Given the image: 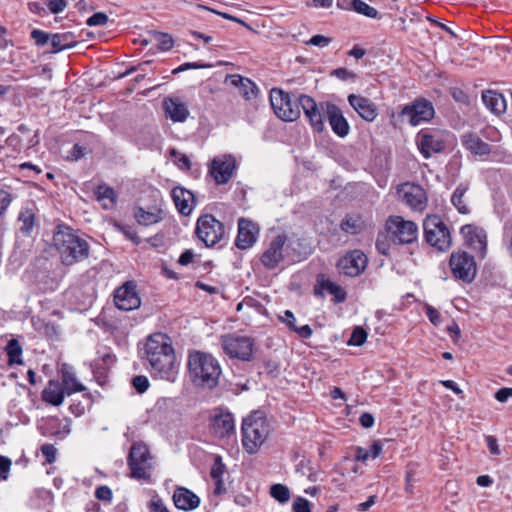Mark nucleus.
<instances>
[{
  "label": "nucleus",
  "mask_w": 512,
  "mask_h": 512,
  "mask_svg": "<svg viewBox=\"0 0 512 512\" xmlns=\"http://www.w3.org/2000/svg\"><path fill=\"white\" fill-rule=\"evenodd\" d=\"M241 433L244 450L254 454L266 441L270 426L262 412L254 411L243 419Z\"/></svg>",
  "instance_id": "nucleus-4"
},
{
  "label": "nucleus",
  "mask_w": 512,
  "mask_h": 512,
  "mask_svg": "<svg viewBox=\"0 0 512 512\" xmlns=\"http://www.w3.org/2000/svg\"><path fill=\"white\" fill-rule=\"evenodd\" d=\"M65 390L57 381H49L47 387L42 392V399L54 406H59L65 398Z\"/></svg>",
  "instance_id": "nucleus-31"
},
{
  "label": "nucleus",
  "mask_w": 512,
  "mask_h": 512,
  "mask_svg": "<svg viewBox=\"0 0 512 512\" xmlns=\"http://www.w3.org/2000/svg\"><path fill=\"white\" fill-rule=\"evenodd\" d=\"M5 350H6V353L8 356V363L10 365L22 363V359H21L22 348L16 339H11L8 342Z\"/></svg>",
  "instance_id": "nucleus-40"
},
{
  "label": "nucleus",
  "mask_w": 512,
  "mask_h": 512,
  "mask_svg": "<svg viewBox=\"0 0 512 512\" xmlns=\"http://www.w3.org/2000/svg\"><path fill=\"white\" fill-rule=\"evenodd\" d=\"M469 185L467 183H460L454 190L451 196V203L460 214H469L470 207L468 204L467 192Z\"/></svg>",
  "instance_id": "nucleus-34"
},
{
  "label": "nucleus",
  "mask_w": 512,
  "mask_h": 512,
  "mask_svg": "<svg viewBox=\"0 0 512 512\" xmlns=\"http://www.w3.org/2000/svg\"><path fill=\"white\" fill-rule=\"evenodd\" d=\"M171 196L176 208L182 215L188 216L191 214L194 203V195L192 192L182 187H175L171 192Z\"/></svg>",
  "instance_id": "nucleus-27"
},
{
  "label": "nucleus",
  "mask_w": 512,
  "mask_h": 512,
  "mask_svg": "<svg viewBox=\"0 0 512 512\" xmlns=\"http://www.w3.org/2000/svg\"><path fill=\"white\" fill-rule=\"evenodd\" d=\"M230 82L233 86L239 88V93L247 100H251L257 97L259 92L258 87L254 82L248 78H244L240 75H232Z\"/></svg>",
  "instance_id": "nucleus-32"
},
{
  "label": "nucleus",
  "mask_w": 512,
  "mask_h": 512,
  "mask_svg": "<svg viewBox=\"0 0 512 512\" xmlns=\"http://www.w3.org/2000/svg\"><path fill=\"white\" fill-rule=\"evenodd\" d=\"M449 266L455 279L468 284L474 281L477 274L476 261L466 251L453 252L450 255Z\"/></svg>",
  "instance_id": "nucleus-10"
},
{
  "label": "nucleus",
  "mask_w": 512,
  "mask_h": 512,
  "mask_svg": "<svg viewBox=\"0 0 512 512\" xmlns=\"http://www.w3.org/2000/svg\"><path fill=\"white\" fill-rule=\"evenodd\" d=\"M10 467L11 460L5 456H0V479L6 480L8 478Z\"/></svg>",
  "instance_id": "nucleus-59"
},
{
  "label": "nucleus",
  "mask_w": 512,
  "mask_h": 512,
  "mask_svg": "<svg viewBox=\"0 0 512 512\" xmlns=\"http://www.w3.org/2000/svg\"><path fill=\"white\" fill-rule=\"evenodd\" d=\"M326 118L337 136L344 138L349 134L350 125L336 104L326 105Z\"/></svg>",
  "instance_id": "nucleus-23"
},
{
  "label": "nucleus",
  "mask_w": 512,
  "mask_h": 512,
  "mask_svg": "<svg viewBox=\"0 0 512 512\" xmlns=\"http://www.w3.org/2000/svg\"><path fill=\"white\" fill-rule=\"evenodd\" d=\"M451 95L455 101L468 105L470 103L469 96L460 88H452Z\"/></svg>",
  "instance_id": "nucleus-57"
},
{
  "label": "nucleus",
  "mask_w": 512,
  "mask_h": 512,
  "mask_svg": "<svg viewBox=\"0 0 512 512\" xmlns=\"http://www.w3.org/2000/svg\"><path fill=\"white\" fill-rule=\"evenodd\" d=\"M270 495L280 503H286L290 499L289 489L282 484H274L270 488Z\"/></svg>",
  "instance_id": "nucleus-42"
},
{
  "label": "nucleus",
  "mask_w": 512,
  "mask_h": 512,
  "mask_svg": "<svg viewBox=\"0 0 512 512\" xmlns=\"http://www.w3.org/2000/svg\"><path fill=\"white\" fill-rule=\"evenodd\" d=\"M270 103L277 115L283 121H295L300 116L299 98L292 101L291 95L281 89L273 88L270 91Z\"/></svg>",
  "instance_id": "nucleus-9"
},
{
  "label": "nucleus",
  "mask_w": 512,
  "mask_h": 512,
  "mask_svg": "<svg viewBox=\"0 0 512 512\" xmlns=\"http://www.w3.org/2000/svg\"><path fill=\"white\" fill-rule=\"evenodd\" d=\"M210 64L200 63V62H186L180 65L179 67L175 68L172 73L178 74L180 72L189 70V69H203V68H210Z\"/></svg>",
  "instance_id": "nucleus-47"
},
{
  "label": "nucleus",
  "mask_w": 512,
  "mask_h": 512,
  "mask_svg": "<svg viewBox=\"0 0 512 512\" xmlns=\"http://www.w3.org/2000/svg\"><path fill=\"white\" fill-rule=\"evenodd\" d=\"M482 101L485 106L494 114H501L506 111V101L502 94L487 90L482 93Z\"/></svg>",
  "instance_id": "nucleus-33"
},
{
  "label": "nucleus",
  "mask_w": 512,
  "mask_h": 512,
  "mask_svg": "<svg viewBox=\"0 0 512 512\" xmlns=\"http://www.w3.org/2000/svg\"><path fill=\"white\" fill-rule=\"evenodd\" d=\"M348 102L362 119L368 122H372L376 119L378 109L370 99L361 95L350 94L348 96Z\"/></svg>",
  "instance_id": "nucleus-24"
},
{
  "label": "nucleus",
  "mask_w": 512,
  "mask_h": 512,
  "mask_svg": "<svg viewBox=\"0 0 512 512\" xmlns=\"http://www.w3.org/2000/svg\"><path fill=\"white\" fill-rule=\"evenodd\" d=\"M299 104L312 129L316 132H323L325 129L326 105H331L332 102L323 101L317 103L312 97L301 95L299 97Z\"/></svg>",
  "instance_id": "nucleus-12"
},
{
  "label": "nucleus",
  "mask_w": 512,
  "mask_h": 512,
  "mask_svg": "<svg viewBox=\"0 0 512 512\" xmlns=\"http://www.w3.org/2000/svg\"><path fill=\"white\" fill-rule=\"evenodd\" d=\"M287 237L284 234L275 236L261 255V263L265 268L275 269L284 260V245Z\"/></svg>",
  "instance_id": "nucleus-17"
},
{
  "label": "nucleus",
  "mask_w": 512,
  "mask_h": 512,
  "mask_svg": "<svg viewBox=\"0 0 512 512\" xmlns=\"http://www.w3.org/2000/svg\"><path fill=\"white\" fill-rule=\"evenodd\" d=\"M31 38L37 46H44L48 43L51 44V35L39 29L32 30Z\"/></svg>",
  "instance_id": "nucleus-46"
},
{
  "label": "nucleus",
  "mask_w": 512,
  "mask_h": 512,
  "mask_svg": "<svg viewBox=\"0 0 512 512\" xmlns=\"http://www.w3.org/2000/svg\"><path fill=\"white\" fill-rule=\"evenodd\" d=\"M78 41L72 32L55 33L51 35V53H58L75 47Z\"/></svg>",
  "instance_id": "nucleus-29"
},
{
  "label": "nucleus",
  "mask_w": 512,
  "mask_h": 512,
  "mask_svg": "<svg viewBox=\"0 0 512 512\" xmlns=\"http://www.w3.org/2000/svg\"><path fill=\"white\" fill-rule=\"evenodd\" d=\"M426 316L428 317L430 322L435 326H437L441 323L440 313L432 306L426 307Z\"/></svg>",
  "instance_id": "nucleus-61"
},
{
  "label": "nucleus",
  "mask_w": 512,
  "mask_h": 512,
  "mask_svg": "<svg viewBox=\"0 0 512 512\" xmlns=\"http://www.w3.org/2000/svg\"><path fill=\"white\" fill-rule=\"evenodd\" d=\"M53 242L62 263L66 266L83 261L89 256L88 242L69 227L60 228L55 232Z\"/></svg>",
  "instance_id": "nucleus-3"
},
{
  "label": "nucleus",
  "mask_w": 512,
  "mask_h": 512,
  "mask_svg": "<svg viewBox=\"0 0 512 512\" xmlns=\"http://www.w3.org/2000/svg\"><path fill=\"white\" fill-rule=\"evenodd\" d=\"M259 233L258 226L251 220L240 218L238 221V235L235 245L239 249L250 248L257 240Z\"/></svg>",
  "instance_id": "nucleus-22"
},
{
  "label": "nucleus",
  "mask_w": 512,
  "mask_h": 512,
  "mask_svg": "<svg viewBox=\"0 0 512 512\" xmlns=\"http://www.w3.org/2000/svg\"><path fill=\"white\" fill-rule=\"evenodd\" d=\"M465 242L473 250L479 252V256L484 258L487 253V234L481 227L467 224L461 228Z\"/></svg>",
  "instance_id": "nucleus-20"
},
{
  "label": "nucleus",
  "mask_w": 512,
  "mask_h": 512,
  "mask_svg": "<svg viewBox=\"0 0 512 512\" xmlns=\"http://www.w3.org/2000/svg\"><path fill=\"white\" fill-rule=\"evenodd\" d=\"M434 107L427 100H417L411 105H406L401 111V116L406 118L412 126H417L421 122L429 121L434 116Z\"/></svg>",
  "instance_id": "nucleus-16"
},
{
  "label": "nucleus",
  "mask_w": 512,
  "mask_h": 512,
  "mask_svg": "<svg viewBox=\"0 0 512 512\" xmlns=\"http://www.w3.org/2000/svg\"><path fill=\"white\" fill-rule=\"evenodd\" d=\"M402 201L416 211H423L427 206V196L424 189L415 184L405 183L398 190Z\"/></svg>",
  "instance_id": "nucleus-19"
},
{
  "label": "nucleus",
  "mask_w": 512,
  "mask_h": 512,
  "mask_svg": "<svg viewBox=\"0 0 512 512\" xmlns=\"http://www.w3.org/2000/svg\"><path fill=\"white\" fill-rule=\"evenodd\" d=\"M108 22V16L105 13L97 12L89 17L86 21L88 26L105 25Z\"/></svg>",
  "instance_id": "nucleus-50"
},
{
  "label": "nucleus",
  "mask_w": 512,
  "mask_h": 512,
  "mask_svg": "<svg viewBox=\"0 0 512 512\" xmlns=\"http://www.w3.org/2000/svg\"><path fill=\"white\" fill-rule=\"evenodd\" d=\"M166 116L173 122H184L189 116V111L179 98H166L163 102Z\"/></svg>",
  "instance_id": "nucleus-26"
},
{
  "label": "nucleus",
  "mask_w": 512,
  "mask_h": 512,
  "mask_svg": "<svg viewBox=\"0 0 512 512\" xmlns=\"http://www.w3.org/2000/svg\"><path fill=\"white\" fill-rule=\"evenodd\" d=\"M416 143L424 158H429L432 154L441 152L445 147L441 137L437 133L428 130H422L417 134Z\"/></svg>",
  "instance_id": "nucleus-21"
},
{
  "label": "nucleus",
  "mask_w": 512,
  "mask_h": 512,
  "mask_svg": "<svg viewBox=\"0 0 512 512\" xmlns=\"http://www.w3.org/2000/svg\"><path fill=\"white\" fill-rule=\"evenodd\" d=\"M41 452L49 464L56 461L57 449L52 444H43L41 446Z\"/></svg>",
  "instance_id": "nucleus-48"
},
{
  "label": "nucleus",
  "mask_w": 512,
  "mask_h": 512,
  "mask_svg": "<svg viewBox=\"0 0 512 512\" xmlns=\"http://www.w3.org/2000/svg\"><path fill=\"white\" fill-rule=\"evenodd\" d=\"M145 356L154 377L175 382L179 373L171 338L163 333H155L148 337L145 344Z\"/></svg>",
  "instance_id": "nucleus-1"
},
{
  "label": "nucleus",
  "mask_w": 512,
  "mask_h": 512,
  "mask_svg": "<svg viewBox=\"0 0 512 512\" xmlns=\"http://www.w3.org/2000/svg\"><path fill=\"white\" fill-rule=\"evenodd\" d=\"M48 9L53 14L61 13L67 7L66 0H49L47 3Z\"/></svg>",
  "instance_id": "nucleus-51"
},
{
  "label": "nucleus",
  "mask_w": 512,
  "mask_h": 512,
  "mask_svg": "<svg viewBox=\"0 0 512 512\" xmlns=\"http://www.w3.org/2000/svg\"><path fill=\"white\" fill-rule=\"evenodd\" d=\"M136 288L135 282L127 281L115 290L114 303L118 309L131 311L140 307L141 299Z\"/></svg>",
  "instance_id": "nucleus-14"
},
{
  "label": "nucleus",
  "mask_w": 512,
  "mask_h": 512,
  "mask_svg": "<svg viewBox=\"0 0 512 512\" xmlns=\"http://www.w3.org/2000/svg\"><path fill=\"white\" fill-rule=\"evenodd\" d=\"M209 426L211 434L218 439L230 438L235 434L234 416L229 411L215 410Z\"/></svg>",
  "instance_id": "nucleus-15"
},
{
  "label": "nucleus",
  "mask_w": 512,
  "mask_h": 512,
  "mask_svg": "<svg viewBox=\"0 0 512 512\" xmlns=\"http://www.w3.org/2000/svg\"><path fill=\"white\" fill-rule=\"evenodd\" d=\"M132 385L138 393H144L149 387V381L146 376H135L132 379Z\"/></svg>",
  "instance_id": "nucleus-49"
},
{
  "label": "nucleus",
  "mask_w": 512,
  "mask_h": 512,
  "mask_svg": "<svg viewBox=\"0 0 512 512\" xmlns=\"http://www.w3.org/2000/svg\"><path fill=\"white\" fill-rule=\"evenodd\" d=\"M95 497L98 500L110 502L112 500V491L106 485L99 486L95 491Z\"/></svg>",
  "instance_id": "nucleus-52"
},
{
  "label": "nucleus",
  "mask_w": 512,
  "mask_h": 512,
  "mask_svg": "<svg viewBox=\"0 0 512 512\" xmlns=\"http://www.w3.org/2000/svg\"><path fill=\"white\" fill-rule=\"evenodd\" d=\"M94 194L99 202L102 203L104 209H112L116 204L117 195L115 190L105 184L98 185Z\"/></svg>",
  "instance_id": "nucleus-35"
},
{
  "label": "nucleus",
  "mask_w": 512,
  "mask_h": 512,
  "mask_svg": "<svg viewBox=\"0 0 512 512\" xmlns=\"http://www.w3.org/2000/svg\"><path fill=\"white\" fill-rule=\"evenodd\" d=\"M224 470H225V466L224 464L221 462V458L220 457H217L214 465L212 466L211 468V472H210V475L211 477L216 480V479H222V476L224 474Z\"/></svg>",
  "instance_id": "nucleus-53"
},
{
  "label": "nucleus",
  "mask_w": 512,
  "mask_h": 512,
  "mask_svg": "<svg viewBox=\"0 0 512 512\" xmlns=\"http://www.w3.org/2000/svg\"><path fill=\"white\" fill-rule=\"evenodd\" d=\"M172 156L177 157V164L182 169H190L191 163L189 158L185 154L178 153L176 150L171 151Z\"/></svg>",
  "instance_id": "nucleus-62"
},
{
  "label": "nucleus",
  "mask_w": 512,
  "mask_h": 512,
  "mask_svg": "<svg viewBox=\"0 0 512 512\" xmlns=\"http://www.w3.org/2000/svg\"><path fill=\"white\" fill-rule=\"evenodd\" d=\"M391 244H393L392 237L388 231L381 232L377 235L376 249L382 255H388Z\"/></svg>",
  "instance_id": "nucleus-41"
},
{
  "label": "nucleus",
  "mask_w": 512,
  "mask_h": 512,
  "mask_svg": "<svg viewBox=\"0 0 512 512\" xmlns=\"http://www.w3.org/2000/svg\"><path fill=\"white\" fill-rule=\"evenodd\" d=\"M237 169L236 159L231 154L214 157L209 165V174L217 185L228 183Z\"/></svg>",
  "instance_id": "nucleus-13"
},
{
  "label": "nucleus",
  "mask_w": 512,
  "mask_h": 512,
  "mask_svg": "<svg viewBox=\"0 0 512 512\" xmlns=\"http://www.w3.org/2000/svg\"><path fill=\"white\" fill-rule=\"evenodd\" d=\"M349 8L368 18L376 19L379 16V12L374 7L362 0H350Z\"/></svg>",
  "instance_id": "nucleus-39"
},
{
  "label": "nucleus",
  "mask_w": 512,
  "mask_h": 512,
  "mask_svg": "<svg viewBox=\"0 0 512 512\" xmlns=\"http://www.w3.org/2000/svg\"><path fill=\"white\" fill-rule=\"evenodd\" d=\"M134 217L137 223L143 226H150L156 224L163 219L162 210L153 209L151 211H145L141 207H138L135 210Z\"/></svg>",
  "instance_id": "nucleus-36"
},
{
  "label": "nucleus",
  "mask_w": 512,
  "mask_h": 512,
  "mask_svg": "<svg viewBox=\"0 0 512 512\" xmlns=\"http://www.w3.org/2000/svg\"><path fill=\"white\" fill-rule=\"evenodd\" d=\"M18 220L22 223L20 230L25 234H29L34 226V213L31 210L22 211L18 216Z\"/></svg>",
  "instance_id": "nucleus-44"
},
{
  "label": "nucleus",
  "mask_w": 512,
  "mask_h": 512,
  "mask_svg": "<svg viewBox=\"0 0 512 512\" xmlns=\"http://www.w3.org/2000/svg\"><path fill=\"white\" fill-rule=\"evenodd\" d=\"M195 234L207 247H213L225 238V229L213 215L205 214L198 218Z\"/></svg>",
  "instance_id": "nucleus-7"
},
{
  "label": "nucleus",
  "mask_w": 512,
  "mask_h": 512,
  "mask_svg": "<svg viewBox=\"0 0 512 512\" xmlns=\"http://www.w3.org/2000/svg\"><path fill=\"white\" fill-rule=\"evenodd\" d=\"M423 229L427 243L439 251H445L451 246L450 231L439 216H427L423 223Z\"/></svg>",
  "instance_id": "nucleus-6"
},
{
  "label": "nucleus",
  "mask_w": 512,
  "mask_h": 512,
  "mask_svg": "<svg viewBox=\"0 0 512 512\" xmlns=\"http://www.w3.org/2000/svg\"><path fill=\"white\" fill-rule=\"evenodd\" d=\"M367 339V332L362 327H356L348 341L349 345L361 346Z\"/></svg>",
  "instance_id": "nucleus-45"
},
{
  "label": "nucleus",
  "mask_w": 512,
  "mask_h": 512,
  "mask_svg": "<svg viewBox=\"0 0 512 512\" xmlns=\"http://www.w3.org/2000/svg\"><path fill=\"white\" fill-rule=\"evenodd\" d=\"M222 348L231 358L250 361L254 350V340L248 336L228 334L222 337Z\"/></svg>",
  "instance_id": "nucleus-11"
},
{
  "label": "nucleus",
  "mask_w": 512,
  "mask_h": 512,
  "mask_svg": "<svg viewBox=\"0 0 512 512\" xmlns=\"http://www.w3.org/2000/svg\"><path fill=\"white\" fill-rule=\"evenodd\" d=\"M331 74L341 80H348L355 77V74L346 68H337L333 70Z\"/></svg>",
  "instance_id": "nucleus-64"
},
{
  "label": "nucleus",
  "mask_w": 512,
  "mask_h": 512,
  "mask_svg": "<svg viewBox=\"0 0 512 512\" xmlns=\"http://www.w3.org/2000/svg\"><path fill=\"white\" fill-rule=\"evenodd\" d=\"M331 39L323 35H314L307 42L308 45L326 47L330 44Z\"/></svg>",
  "instance_id": "nucleus-58"
},
{
  "label": "nucleus",
  "mask_w": 512,
  "mask_h": 512,
  "mask_svg": "<svg viewBox=\"0 0 512 512\" xmlns=\"http://www.w3.org/2000/svg\"><path fill=\"white\" fill-rule=\"evenodd\" d=\"M188 374L195 386L212 389L218 384L221 367L211 354L194 351L188 356Z\"/></svg>",
  "instance_id": "nucleus-2"
},
{
  "label": "nucleus",
  "mask_w": 512,
  "mask_h": 512,
  "mask_svg": "<svg viewBox=\"0 0 512 512\" xmlns=\"http://www.w3.org/2000/svg\"><path fill=\"white\" fill-rule=\"evenodd\" d=\"M12 202V196L7 191L0 189V216H2Z\"/></svg>",
  "instance_id": "nucleus-54"
},
{
  "label": "nucleus",
  "mask_w": 512,
  "mask_h": 512,
  "mask_svg": "<svg viewBox=\"0 0 512 512\" xmlns=\"http://www.w3.org/2000/svg\"><path fill=\"white\" fill-rule=\"evenodd\" d=\"M495 399L501 403H505L510 397H512V388L503 387L497 390L495 393Z\"/></svg>",
  "instance_id": "nucleus-60"
},
{
  "label": "nucleus",
  "mask_w": 512,
  "mask_h": 512,
  "mask_svg": "<svg viewBox=\"0 0 512 512\" xmlns=\"http://www.w3.org/2000/svg\"><path fill=\"white\" fill-rule=\"evenodd\" d=\"M116 227L134 244L138 245L140 243L139 236L130 227L120 225V224H117Z\"/></svg>",
  "instance_id": "nucleus-55"
},
{
  "label": "nucleus",
  "mask_w": 512,
  "mask_h": 512,
  "mask_svg": "<svg viewBox=\"0 0 512 512\" xmlns=\"http://www.w3.org/2000/svg\"><path fill=\"white\" fill-rule=\"evenodd\" d=\"M367 261V257L362 251L353 250L338 261L337 267L340 273L355 277L365 270Z\"/></svg>",
  "instance_id": "nucleus-18"
},
{
  "label": "nucleus",
  "mask_w": 512,
  "mask_h": 512,
  "mask_svg": "<svg viewBox=\"0 0 512 512\" xmlns=\"http://www.w3.org/2000/svg\"><path fill=\"white\" fill-rule=\"evenodd\" d=\"M293 511L294 512H311L310 504L308 500L302 497H298L295 499L293 503Z\"/></svg>",
  "instance_id": "nucleus-56"
},
{
  "label": "nucleus",
  "mask_w": 512,
  "mask_h": 512,
  "mask_svg": "<svg viewBox=\"0 0 512 512\" xmlns=\"http://www.w3.org/2000/svg\"><path fill=\"white\" fill-rule=\"evenodd\" d=\"M461 142L465 149L475 156H485L491 152V146L475 133L464 134Z\"/></svg>",
  "instance_id": "nucleus-28"
},
{
  "label": "nucleus",
  "mask_w": 512,
  "mask_h": 512,
  "mask_svg": "<svg viewBox=\"0 0 512 512\" xmlns=\"http://www.w3.org/2000/svg\"><path fill=\"white\" fill-rule=\"evenodd\" d=\"M340 227L345 233L356 235L364 230L365 224L360 215H347L342 220Z\"/></svg>",
  "instance_id": "nucleus-37"
},
{
  "label": "nucleus",
  "mask_w": 512,
  "mask_h": 512,
  "mask_svg": "<svg viewBox=\"0 0 512 512\" xmlns=\"http://www.w3.org/2000/svg\"><path fill=\"white\" fill-rule=\"evenodd\" d=\"M62 372V384L63 389L67 395H71L75 392H82L86 390V387L81 384L72 369V367L64 364L61 369Z\"/></svg>",
  "instance_id": "nucleus-30"
},
{
  "label": "nucleus",
  "mask_w": 512,
  "mask_h": 512,
  "mask_svg": "<svg viewBox=\"0 0 512 512\" xmlns=\"http://www.w3.org/2000/svg\"><path fill=\"white\" fill-rule=\"evenodd\" d=\"M385 230L392 237L393 244H410L417 239L418 227L416 223L405 220L401 216H389L385 223Z\"/></svg>",
  "instance_id": "nucleus-8"
},
{
  "label": "nucleus",
  "mask_w": 512,
  "mask_h": 512,
  "mask_svg": "<svg viewBox=\"0 0 512 512\" xmlns=\"http://www.w3.org/2000/svg\"><path fill=\"white\" fill-rule=\"evenodd\" d=\"M151 460L152 456L146 444L143 442L133 443L127 458V464L131 471L130 476L138 480L150 479Z\"/></svg>",
  "instance_id": "nucleus-5"
},
{
  "label": "nucleus",
  "mask_w": 512,
  "mask_h": 512,
  "mask_svg": "<svg viewBox=\"0 0 512 512\" xmlns=\"http://www.w3.org/2000/svg\"><path fill=\"white\" fill-rule=\"evenodd\" d=\"M152 36L157 42L158 48L161 51H168L174 45V40L170 34L163 32H153Z\"/></svg>",
  "instance_id": "nucleus-43"
},
{
  "label": "nucleus",
  "mask_w": 512,
  "mask_h": 512,
  "mask_svg": "<svg viewBox=\"0 0 512 512\" xmlns=\"http://www.w3.org/2000/svg\"><path fill=\"white\" fill-rule=\"evenodd\" d=\"M280 320L282 322L286 323V325L291 330H294L297 327V325H296V318H295L294 314L290 310H286L284 312V316L280 317Z\"/></svg>",
  "instance_id": "nucleus-63"
},
{
  "label": "nucleus",
  "mask_w": 512,
  "mask_h": 512,
  "mask_svg": "<svg viewBox=\"0 0 512 512\" xmlns=\"http://www.w3.org/2000/svg\"><path fill=\"white\" fill-rule=\"evenodd\" d=\"M176 508L183 511L195 510L200 505V498L186 487L178 486L173 493Z\"/></svg>",
  "instance_id": "nucleus-25"
},
{
  "label": "nucleus",
  "mask_w": 512,
  "mask_h": 512,
  "mask_svg": "<svg viewBox=\"0 0 512 512\" xmlns=\"http://www.w3.org/2000/svg\"><path fill=\"white\" fill-rule=\"evenodd\" d=\"M319 287L329 293L330 295L334 296V301L336 303H341L346 300V292L344 289L337 285L336 283L332 282L329 279H322L319 281Z\"/></svg>",
  "instance_id": "nucleus-38"
}]
</instances>
